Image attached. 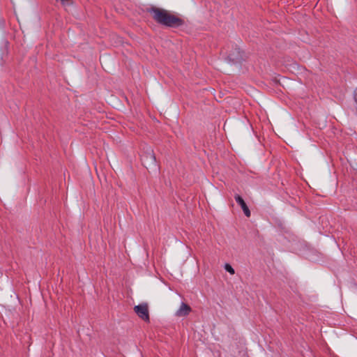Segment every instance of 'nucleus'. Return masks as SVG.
<instances>
[{
    "instance_id": "nucleus-1",
    "label": "nucleus",
    "mask_w": 357,
    "mask_h": 357,
    "mask_svg": "<svg viewBox=\"0 0 357 357\" xmlns=\"http://www.w3.org/2000/svg\"><path fill=\"white\" fill-rule=\"evenodd\" d=\"M153 18L159 24L169 26L178 27L183 24V20L170 14L168 11L158 8H152L149 10Z\"/></svg>"
},
{
    "instance_id": "nucleus-2",
    "label": "nucleus",
    "mask_w": 357,
    "mask_h": 357,
    "mask_svg": "<svg viewBox=\"0 0 357 357\" xmlns=\"http://www.w3.org/2000/svg\"><path fill=\"white\" fill-rule=\"evenodd\" d=\"M142 162L144 166L149 169H156L157 164L156 159L153 151L151 149H149L142 155Z\"/></svg>"
},
{
    "instance_id": "nucleus-3",
    "label": "nucleus",
    "mask_w": 357,
    "mask_h": 357,
    "mask_svg": "<svg viewBox=\"0 0 357 357\" xmlns=\"http://www.w3.org/2000/svg\"><path fill=\"white\" fill-rule=\"evenodd\" d=\"M137 316L145 321H149V307L147 303H142L134 307Z\"/></svg>"
},
{
    "instance_id": "nucleus-4",
    "label": "nucleus",
    "mask_w": 357,
    "mask_h": 357,
    "mask_svg": "<svg viewBox=\"0 0 357 357\" xmlns=\"http://www.w3.org/2000/svg\"><path fill=\"white\" fill-rule=\"evenodd\" d=\"M190 311V307L188 305L182 303L178 310L176 312V316L179 317H185L187 316Z\"/></svg>"
},
{
    "instance_id": "nucleus-5",
    "label": "nucleus",
    "mask_w": 357,
    "mask_h": 357,
    "mask_svg": "<svg viewBox=\"0 0 357 357\" xmlns=\"http://www.w3.org/2000/svg\"><path fill=\"white\" fill-rule=\"evenodd\" d=\"M234 198H235L236 202L241 206L245 215L247 217H250V211L248 207L247 206L245 202L243 199V198L238 195H236L234 196Z\"/></svg>"
},
{
    "instance_id": "nucleus-6",
    "label": "nucleus",
    "mask_w": 357,
    "mask_h": 357,
    "mask_svg": "<svg viewBox=\"0 0 357 357\" xmlns=\"http://www.w3.org/2000/svg\"><path fill=\"white\" fill-rule=\"evenodd\" d=\"M225 269L231 275H234L235 273L234 269L229 264H226L225 265Z\"/></svg>"
},
{
    "instance_id": "nucleus-7",
    "label": "nucleus",
    "mask_w": 357,
    "mask_h": 357,
    "mask_svg": "<svg viewBox=\"0 0 357 357\" xmlns=\"http://www.w3.org/2000/svg\"><path fill=\"white\" fill-rule=\"evenodd\" d=\"M354 99L357 102V89L354 91Z\"/></svg>"
}]
</instances>
